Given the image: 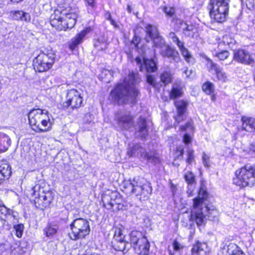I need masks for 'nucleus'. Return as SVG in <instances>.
<instances>
[{
  "instance_id": "obj_1",
  "label": "nucleus",
  "mask_w": 255,
  "mask_h": 255,
  "mask_svg": "<svg viewBox=\"0 0 255 255\" xmlns=\"http://www.w3.org/2000/svg\"><path fill=\"white\" fill-rule=\"evenodd\" d=\"M139 82L138 74L129 72L128 76L125 78L123 83L118 84L111 91L112 99L119 103H134L138 94L135 85Z\"/></svg>"
},
{
  "instance_id": "obj_2",
  "label": "nucleus",
  "mask_w": 255,
  "mask_h": 255,
  "mask_svg": "<svg viewBox=\"0 0 255 255\" xmlns=\"http://www.w3.org/2000/svg\"><path fill=\"white\" fill-rule=\"evenodd\" d=\"M71 0L64 1V5L59 6L50 16L51 25L58 30L66 31L73 28L76 24L78 9L68 5V2Z\"/></svg>"
},
{
  "instance_id": "obj_3",
  "label": "nucleus",
  "mask_w": 255,
  "mask_h": 255,
  "mask_svg": "<svg viewBox=\"0 0 255 255\" xmlns=\"http://www.w3.org/2000/svg\"><path fill=\"white\" fill-rule=\"evenodd\" d=\"M208 194L204 187L201 186L198 192V196L193 199V206L191 211V218L195 220L198 226L205 223L207 219L212 220V215L214 214L216 211L210 209L206 201L208 198Z\"/></svg>"
},
{
  "instance_id": "obj_4",
  "label": "nucleus",
  "mask_w": 255,
  "mask_h": 255,
  "mask_svg": "<svg viewBox=\"0 0 255 255\" xmlns=\"http://www.w3.org/2000/svg\"><path fill=\"white\" fill-rule=\"evenodd\" d=\"M145 40L147 42L153 40L154 52L159 49L160 54L165 57L170 59L173 61L178 63L180 60L179 53L174 49L166 44L164 40L160 36L155 26L147 24L145 27Z\"/></svg>"
},
{
  "instance_id": "obj_5",
  "label": "nucleus",
  "mask_w": 255,
  "mask_h": 255,
  "mask_svg": "<svg viewBox=\"0 0 255 255\" xmlns=\"http://www.w3.org/2000/svg\"><path fill=\"white\" fill-rule=\"evenodd\" d=\"M233 182L240 187L255 186V166L247 164L238 169L235 172Z\"/></svg>"
},
{
  "instance_id": "obj_6",
  "label": "nucleus",
  "mask_w": 255,
  "mask_h": 255,
  "mask_svg": "<svg viewBox=\"0 0 255 255\" xmlns=\"http://www.w3.org/2000/svg\"><path fill=\"white\" fill-rule=\"evenodd\" d=\"M55 54L51 49H44L33 60L35 71L43 72L52 68L55 61Z\"/></svg>"
},
{
  "instance_id": "obj_7",
  "label": "nucleus",
  "mask_w": 255,
  "mask_h": 255,
  "mask_svg": "<svg viewBox=\"0 0 255 255\" xmlns=\"http://www.w3.org/2000/svg\"><path fill=\"white\" fill-rule=\"evenodd\" d=\"M31 191L34 203L37 208L43 210L50 207L54 197L51 191H45L43 187L37 184L32 188Z\"/></svg>"
},
{
  "instance_id": "obj_8",
  "label": "nucleus",
  "mask_w": 255,
  "mask_h": 255,
  "mask_svg": "<svg viewBox=\"0 0 255 255\" xmlns=\"http://www.w3.org/2000/svg\"><path fill=\"white\" fill-rule=\"evenodd\" d=\"M209 8L211 18L217 22H223L228 15L229 0H210Z\"/></svg>"
},
{
  "instance_id": "obj_9",
  "label": "nucleus",
  "mask_w": 255,
  "mask_h": 255,
  "mask_svg": "<svg viewBox=\"0 0 255 255\" xmlns=\"http://www.w3.org/2000/svg\"><path fill=\"white\" fill-rule=\"evenodd\" d=\"M70 227L71 232L69 234V236L73 240L85 238L90 232L89 221L83 218L74 219L70 225Z\"/></svg>"
},
{
  "instance_id": "obj_10",
  "label": "nucleus",
  "mask_w": 255,
  "mask_h": 255,
  "mask_svg": "<svg viewBox=\"0 0 255 255\" xmlns=\"http://www.w3.org/2000/svg\"><path fill=\"white\" fill-rule=\"evenodd\" d=\"M83 94L81 90L72 89L68 90L66 95V101L63 104L64 108L70 107L71 109L80 108L83 103Z\"/></svg>"
},
{
  "instance_id": "obj_11",
  "label": "nucleus",
  "mask_w": 255,
  "mask_h": 255,
  "mask_svg": "<svg viewBox=\"0 0 255 255\" xmlns=\"http://www.w3.org/2000/svg\"><path fill=\"white\" fill-rule=\"evenodd\" d=\"M134 117L129 112L119 111L115 116V121L122 130H128L133 126Z\"/></svg>"
},
{
  "instance_id": "obj_12",
  "label": "nucleus",
  "mask_w": 255,
  "mask_h": 255,
  "mask_svg": "<svg viewBox=\"0 0 255 255\" xmlns=\"http://www.w3.org/2000/svg\"><path fill=\"white\" fill-rule=\"evenodd\" d=\"M104 206L108 209H115L122 210V199L120 195L117 192H113L110 195H105L102 197Z\"/></svg>"
},
{
  "instance_id": "obj_13",
  "label": "nucleus",
  "mask_w": 255,
  "mask_h": 255,
  "mask_svg": "<svg viewBox=\"0 0 255 255\" xmlns=\"http://www.w3.org/2000/svg\"><path fill=\"white\" fill-rule=\"evenodd\" d=\"M54 123L52 115L47 111H45L41 117L36 125L33 128V130L36 132H46L51 130Z\"/></svg>"
},
{
  "instance_id": "obj_14",
  "label": "nucleus",
  "mask_w": 255,
  "mask_h": 255,
  "mask_svg": "<svg viewBox=\"0 0 255 255\" xmlns=\"http://www.w3.org/2000/svg\"><path fill=\"white\" fill-rule=\"evenodd\" d=\"M116 238L119 237V239H117L120 242L130 243L133 247L140 243V240L144 239L145 237L142 235V233L137 231H132L129 234L128 236H124L121 230L116 232L115 233Z\"/></svg>"
},
{
  "instance_id": "obj_15",
  "label": "nucleus",
  "mask_w": 255,
  "mask_h": 255,
  "mask_svg": "<svg viewBox=\"0 0 255 255\" xmlns=\"http://www.w3.org/2000/svg\"><path fill=\"white\" fill-rule=\"evenodd\" d=\"M233 60L245 65H250L254 62L253 55L248 50L241 48L234 50Z\"/></svg>"
},
{
  "instance_id": "obj_16",
  "label": "nucleus",
  "mask_w": 255,
  "mask_h": 255,
  "mask_svg": "<svg viewBox=\"0 0 255 255\" xmlns=\"http://www.w3.org/2000/svg\"><path fill=\"white\" fill-rule=\"evenodd\" d=\"M17 212L7 209L5 206L0 207V227L14 222L17 220Z\"/></svg>"
},
{
  "instance_id": "obj_17",
  "label": "nucleus",
  "mask_w": 255,
  "mask_h": 255,
  "mask_svg": "<svg viewBox=\"0 0 255 255\" xmlns=\"http://www.w3.org/2000/svg\"><path fill=\"white\" fill-rule=\"evenodd\" d=\"M142 59L143 62L140 57H137L135 60L140 71L145 70L148 73H151L156 70V63L153 59L145 58L144 56H142Z\"/></svg>"
},
{
  "instance_id": "obj_18",
  "label": "nucleus",
  "mask_w": 255,
  "mask_h": 255,
  "mask_svg": "<svg viewBox=\"0 0 255 255\" xmlns=\"http://www.w3.org/2000/svg\"><path fill=\"white\" fill-rule=\"evenodd\" d=\"M92 31L91 27H87L80 32L77 33L76 36L71 39L69 47L70 50L73 51L79 44L83 42L86 36Z\"/></svg>"
},
{
  "instance_id": "obj_19",
  "label": "nucleus",
  "mask_w": 255,
  "mask_h": 255,
  "mask_svg": "<svg viewBox=\"0 0 255 255\" xmlns=\"http://www.w3.org/2000/svg\"><path fill=\"white\" fill-rule=\"evenodd\" d=\"M139 180V177H135L132 180L124 181L123 185V191L127 195L134 194L136 195V190H139L140 187L137 186Z\"/></svg>"
},
{
  "instance_id": "obj_20",
  "label": "nucleus",
  "mask_w": 255,
  "mask_h": 255,
  "mask_svg": "<svg viewBox=\"0 0 255 255\" xmlns=\"http://www.w3.org/2000/svg\"><path fill=\"white\" fill-rule=\"evenodd\" d=\"M176 24H179L178 27L182 29L185 35L193 37L197 32V28L193 25H188L186 23L180 19H173Z\"/></svg>"
},
{
  "instance_id": "obj_21",
  "label": "nucleus",
  "mask_w": 255,
  "mask_h": 255,
  "mask_svg": "<svg viewBox=\"0 0 255 255\" xmlns=\"http://www.w3.org/2000/svg\"><path fill=\"white\" fill-rule=\"evenodd\" d=\"M47 110L40 109H33L29 111L28 115L29 125L32 129L36 125L38 121L40 120L41 117Z\"/></svg>"
},
{
  "instance_id": "obj_22",
  "label": "nucleus",
  "mask_w": 255,
  "mask_h": 255,
  "mask_svg": "<svg viewBox=\"0 0 255 255\" xmlns=\"http://www.w3.org/2000/svg\"><path fill=\"white\" fill-rule=\"evenodd\" d=\"M222 255H246L241 249L236 244L230 243L224 247Z\"/></svg>"
},
{
  "instance_id": "obj_23",
  "label": "nucleus",
  "mask_w": 255,
  "mask_h": 255,
  "mask_svg": "<svg viewBox=\"0 0 255 255\" xmlns=\"http://www.w3.org/2000/svg\"><path fill=\"white\" fill-rule=\"evenodd\" d=\"M149 243L145 237L140 240V243L133 247L135 251L138 254L147 255L149 250Z\"/></svg>"
},
{
  "instance_id": "obj_24",
  "label": "nucleus",
  "mask_w": 255,
  "mask_h": 255,
  "mask_svg": "<svg viewBox=\"0 0 255 255\" xmlns=\"http://www.w3.org/2000/svg\"><path fill=\"white\" fill-rule=\"evenodd\" d=\"M175 105L177 110V115L175 117V120L178 124L183 120V116L185 112L187 103L183 100L177 101L175 102Z\"/></svg>"
},
{
  "instance_id": "obj_25",
  "label": "nucleus",
  "mask_w": 255,
  "mask_h": 255,
  "mask_svg": "<svg viewBox=\"0 0 255 255\" xmlns=\"http://www.w3.org/2000/svg\"><path fill=\"white\" fill-rule=\"evenodd\" d=\"M136 133L141 138H145L148 135V129L146 126V119L140 116L137 122V130Z\"/></svg>"
},
{
  "instance_id": "obj_26",
  "label": "nucleus",
  "mask_w": 255,
  "mask_h": 255,
  "mask_svg": "<svg viewBox=\"0 0 255 255\" xmlns=\"http://www.w3.org/2000/svg\"><path fill=\"white\" fill-rule=\"evenodd\" d=\"M11 173V167L4 161H0V185L5 179H8Z\"/></svg>"
},
{
  "instance_id": "obj_27",
  "label": "nucleus",
  "mask_w": 255,
  "mask_h": 255,
  "mask_svg": "<svg viewBox=\"0 0 255 255\" xmlns=\"http://www.w3.org/2000/svg\"><path fill=\"white\" fill-rule=\"evenodd\" d=\"M242 128L247 131L255 130V119L243 117L242 118Z\"/></svg>"
},
{
  "instance_id": "obj_28",
  "label": "nucleus",
  "mask_w": 255,
  "mask_h": 255,
  "mask_svg": "<svg viewBox=\"0 0 255 255\" xmlns=\"http://www.w3.org/2000/svg\"><path fill=\"white\" fill-rule=\"evenodd\" d=\"M11 139L8 135L0 132V153L6 151L11 145Z\"/></svg>"
},
{
  "instance_id": "obj_29",
  "label": "nucleus",
  "mask_w": 255,
  "mask_h": 255,
  "mask_svg": "<svg viewBox=\"0 0 255 255\" xmlns=\"http://www.w3.org/2000/svg\"><path fill=\"white\" fill-rule=\"evenodd\" d=\"M137 186L140 187L139 190H136V196L141 195L144 198H148L152 192V188L148 184H142L140 180H138Z\"/></svg>"
},
{
  "instance_id": "obj_30",
  "label": "nucleus",
  "mask_w": 255,
  "mask_h": 255,
  "mask_svg": "<svg viewBox=\"0 0 255 255\" xmlns=\"http://www.w3.org/2000/svg\"><path fill=\"white\" fill-rule=\"evenodd\" d=\"M182 56L187 63L189 64H193L195 62V58L193 57L188 50L184 46V43L181 44L178 47Z\"/></svg>"
},
{
  "instance_id": "obj_31",
  "label": "nucleus",
  "mask_w": 255,
  "mask_h": 255,
  "mask_svg": "<svg viewBox=\"0 0 255 255\" xmlns=\"http://www.w3.org/2000/svg\"><path fill=\"white\" fill-rule=\"evenodd\" d=\"M183 93L182 86L178 84L174 83L172 86L171 91L169 93V97L171 99H175L180 97Z\"/></svg>"
},
{
  "instance_id": "obj_32",
  "label": "nucleus",
  "mask_w": 255,
  "mask_h": 255,
  "mask_svg": "<svg viewBox=\"0 0 255 255\" xmlns=\"http://www.w3.org/2000/svg\"><path fill=\"white\" fill-rule=\"evenodd\" d=\"M206 247L205 243L197 242L193 245L191 250L192 255H206L204 249Z\"/></svg>"
},
{
  "instance_id": "obj_33",
  "label": "nucleus",
  "mask_w": 255,
  "mask_h": 255,
  "mask_svg": "<svg viewBox=\"0 0 255 255\" xmlns=\"http://www.w3.org/2000/svg\"><path fill=\"white\" fill-rule=\"evenodd\" d=\"M184 247V246L180 242L175 239L173 241L171 246H169L167 249L168 255H174L176 252H180Z\"/></svg>"
},
{
  "instance_id": "obj_34",
  "label": "nucleus",
  "mask_w": 255,
  "mask_h": 255,
  "mask_svg": "<svg viewBox=\"0 0 255 255\" xmlns=\"http://www.w3.org/2000/svg\"><path fill=\"white\" fill-rule=\"evenodd\" d=\"M107 37L101 35L97 39H95L94 45L98 50L105 49L107 46Z\"/></svg>"
},
{
  "instance_id": "obj_35",
  "label": "nucleus",
  "mask_w": 255,
  "mask_h": 255,
  "mask_svg": "<svg viewBox=\"0 0 255 255\" xmlns=\"http://www.w3.org/2000/svg\"><path fill=\"white\" fill-rule=\"evenodd\" d=\"M12 18L16 20H21L25 22H29L30 20L29 14L22 10L13 11L12 12Z\"/></svg>"
},
{
  "instance_id": "obj_36",
  "label": "nucleus",
  "mask_w": 255,
  "mask_h": 255,
  "mask_svg": "<svg viewBox=\"0 0 255 255\" xmlns=\"http://www.w3.org/2000/svg\"><path fill=\"white\" fill-rule=\"evenodd\" d=\"M236 43L235 40L232 38L230 35H226L223 37L221 42L219 43V47L220 49L222 48V45L228 46L229 47H232Z\"/></svg>"
},
{
  "instance_id": "obj_37",
  "label": "nucleus",
  "mask_w": 255,
  "mask_h": 255,
  "mask_svg": "<svg viewBox=\"0 0 255 255\" xmlns=\"http://www.w3.org/2000/svg\"><path fill=\"white\" fill-rule=\"evenodd\" d=\"M160 81L164 85L170 83L172 80V75L170 70H166L163 71L160 75Z\"/></svg>"
},
{
  "instance_id": "obj_38",
  "label": "nucleus",
  "mask_w": 255,
  "mask_h": 255,
  "mask_svg": "<svg viewBox=\"0 0 255 255\" xmlns=\"http://www.w3.org/2000/svg\"><path fill=\"white\" fill-rule=\"evenodd\" d=\"M206 66L209 72L216 73L221 68L220 66L209 59L207 58Z\"/></svg>"
},
{
  "instance_id": "obj_39",
  "label": "nucleus",
  "mask_w": 255,
  "mask_h": 255,
  "mask_svg": "<svg viewBox=\"0 0 255 255\" xmlns=\"http://www.w3.org/2000/svg\"><path fill=\"white\" fill-rule=\"evenodd\" d=\"M214 85L210 82H207L202 86L203 91L208 95H211L214 93Z\"/></svg>"
},
{
  "instance_id": "obj_40",
  "label": "nucleus",
  "mask_w": 255,
  "mask_h": 255,
  "mask_svg": "<svg viewBox=\"0 0 255 255\" xmlns=\"http://www.w3.org/2000/svg\"><path fill=\"white\" fill-rule=\"evenodd\" d=\"M19 251V248L16 245L11 246L9 244V247L4 253V255H18Z\"/></svg>"
},
{
  "instance_id": "obj_41",
  "label": "nucleus",
  "mask_w": 255,
  "mask_h": 255,
  "mask_svg": "<svg viewBox=\"0 0 255 255\" xmlns=\"http://www.w3.org/2000/svg\"><path fill=\"white\" fill-rule=\"evenodd\" d=\"M58 230L56 225H48L44 229V233L47 237H50L55 234Z\"/></svg>"
},
{
  "instance_id": "obj_42",
  "label": "nucleus",
  "mask_w": 255,
  "mask_h": 255,
  "mask_svg": "<svg viewBox=\"0 0 255 255\" xmlns=\"http://www.w3.org/2000/svg\"><path fill=\"white\" fill-rule=\"evenodd\" d=\"M184 178L188 184H196L195 177L191 171L185 172L184 174Z\"/></svg>"
},
{
  "instance_id": "obj_43",
  "label": "nucleus",
  "mask_w": 255,
  "mask_h": 255,
  "mask_svg": "<svg viewBox=\"0 0 255 255\" xmlns=\"http://www.w3.org/2000/svg\"><path fill=\"white\" fill-rule=\"evenodd\" d=\"M86 6L89 13H92L96 8L95 0H85Z\"/></svg>"
},
{
  "instance_id": "obj_44",
  "label": "nucleus",
  "mask_w": 255,
  "mask_h": 255,
  "mask_svg": "<svg viewBox=\"0 0 255 255\" xmlns=\"http://www.w3.org/2000/svg\"><path fill=\"white\" fill-rule=\"evenodd\" d=\"M193 123L192 121L187 122L185 126H182L180 129L182 131H186L187 132L192 133L194 130V128L193 126Z\"/></svg>"
},
{
  "instance_id": "obj_45",
  "label": "nucleus",
  "mask_w": 255,
  "mask_h": 255,
  "mask_svg": "<svg viewBox=\"0 0 255 255\" xmlns=\"http://www.w3.org/2000/svg\"><path fill=\"white\" fill-rule=\"evenodd\" d=\"M14 229L15 231V235L18 238H21L23 234V231L24 229V226L22 224H19L14 225Z\"/></svg>"
},
{
  "instance_id": "obj_46",
  "label": "nucleus",
  "mask_w": 255,
  "mask_h": 255,
  "mask_svg": "<svg viewBox=\"0 0 255 255\" xmlns=\"http://www.w3.org/2000/svg\"><path fill=\"white\" fill-rule=\"evenodd\" d=\"M230 55V53L227 50H222L221 51L216 52L215 56L218 57L220 60H224Z\"/></svg>"
},
{
  "instance_id": "obj_47",
  "label": "nucleus",
  "mask_w": 255,
  "mask_h": 255,
  "mask_svg": "<svg viewBox=\"0 0 255 255\" xmlns=\"http://www.w3.org/2000/svg\"><path fill=\"white\" fill-rule=\"evenodd\" d=\"M217 78L218 80L221 81L223 82H225L227 80V77L226 75V73L222 71L221 68L219 69L216 73Z\"/></svg>"
},
{
  "instance_id": "obj_48",
  "label": "nucleus",
  "mask_w": 255,
  "mask_h": 255,
  "mask_svg": "<svg viewBox=\"0 0 255 255\" xmlns=\"http://www.w3.org/2000/svg\"><path fill=\"white\" fill-rule=\"evenodd\" d=\"M194 160V151L193 149H189L187 151V158L186 162L188 164L190 165L192 163Z\"/></svg>"
},
{
  "instance_id": "obj_49",
  "label": "nucleus",
  "mask_w": 255,
  "mask_h": 255,
  "mask_svg": "<svg viewBox=\"0 0 255 255\" xmlns=\"http://www.w3.org/2000/svg\"><path fill=\"white\" fill-rule=\"evenodd\" d=\"M169 37L172 40L173 42L175 43L177 45L178 47L179 46V45H180L181 44L183 43V42L179 40V38L174 32H170L169 34Z\"/></svg>"
},
{
  "instance_id": "obj_50",
  "label": "nucleus",
  "mask_w": 255,
  "mask_h": 255,
  "mask_svg": "<svg viewBox=\"0 0 255 255\" xmlns=\"http://www.w3.org/2000/svg\"><path fill=\"white\" fill-rule=\"evenodd\" d=\"M164 11L167 15L172 17L175 13V8L172 7L166 6L164 8Z\"/></svg>"
},
{
  "instance_id": "obj_51",
  "label": "nucleus",
  "mask_w": 255,
  "mask_h": 255,
  "mask_svg": "<svg viewBox=\"0 0 255 255\" xmlns=\"http://www.w3.org/2000/svg\"><path fill=\"white\" fill-rule=\"evenodd\" d=\"M139 153H140L141 156H142V154L144 153V149L139 145H136L133 148L132 154H138Z\"/></svg>"
},
{
  "instance_id": "obj_52",
  "label": "nucleus",
  "mask_w": 255,
  "mask_h": 255,
  "mask_svg": "<svg viewBox=\"0 0 255 255\" xmlns=\"http://www.w3.org/2000/svg\"><path fill=\"white\" fill-rule=\"evenodd\" d=\"M196 184H188V189L187 190V193L189 196H192L193 193L195 190Z\"/></svg>"
},
{
  "instance_id": "obj_53",
  "label": "nucleus",
  "mask_w": 255,
  "mask_h": 255,
  "mask_svg": "<svg viewBox=\"0 0 255 255\" xmlns=\"http://www.w3.org/2000/svg\"><path fill=\"white\" fill-rule=\"evenodd\" d=\"M146 82L153 87L155 86L156 82L154 77L151 75H148L146 76Z\"/></svg>"
},
{
  "instance_id": "obj_54",
  "label": "nucleus",
  "mask_w": 255,
  "mask_h": 255,
  "mask_svg": "<svg viewBox=\"0 0 255 255\" xmlns=\"http://www.w3.org/2000/svg\"><path fill=\"white\" fill-rule=\"evenodd\" d=\"M202 160L203 163L205 167L209 166V157L205 153H203Z\"/></svg>"
},
{
  "instance_id": "obj_55",
  "label": "nucleus",
  "mask_w": 255,
  "mask_h": 255,
  "mask_svg": "<svg viewBox=\"0 0 255 255\" xmlns=\"http://www.w3.org/2000/svg\"><path fill=\"white\" fill-rule=\"evenodd\" d=\"M183 142L185 144H188L191 141V137L189 135L188 133H186L183 136Z\"/></svg>"
},
{
  "instance_id": "obj_56",
  "label": "nucleus",
  "mask_w": 255,
  "mask_h": 255,
  "mask_svg": "<svg viewBox=\"0 0 255 255\" xmlns=\"http://www.w3.org/2000/svg\"><path fill=\"white\" fill-rule=\"evenodd\" d=\"M8 247H9L8 244H4L2 245H0V253L1 255H4V253L5 252L6 249Z\"/></svg>"
},
{
  "instance_id": "obj_57",
  "label": "nucleus",
  "mask_w": 255,
  "mask_h": 255,
  "mask_svg": "<svg viewBox=\"0 0 255 255\" xmlns=\"http://www.w3.org/2000/svg\"><path fill=\"white\" fill-rule=\"evenodd\" d=\"M247 5L248 7L252 8L255 5V0H246Z\"/></svg>"
},
{
  "instance_id": "obj_58",
  "label": "nucleus",
  "mask_w": 255,
  "mask_h": 255,
  "mask_svg": "<svg viewBox=\"0 0 255 255\" xmlns=\"http://www.w3.org/2000/svg\"><path fill=\"white\" fill-rule=\"evenodd\" d=\"M140 40V38L137 36H134L132 40V43L135 45V47H137L139 42Z\"/></svg>"
},
{
  "instance_id": "obj_59",
  "label": "nucleus",
  "mask_w": 255,
  "mask_h": 255,
  "mask_svg": "<svg viewBox=\"0 0 255 255\" xmlns=\"http://www.w3.org/2000/svg\"><path fill=\"white\" fill-rule=\"evenodd\" d=\"M111 75V72L109 70H107L105 69L102 71L101 77L102 78H104V76H106V75Z\"/></svg>"
},
{
  "instance_id": "obj_60",
  "label": "nucleus",
  "mask_w": 255,
  "mask_h": 255,
  "mask_svg": "<svg viewBox=\"0 0 255 255\" xmlns=\"http://www.w3.org/2000/svg\"><path fill=\"white\" fill-rule=\"evenodd\" d=\"M105 17L108 20H110L111 19H112L111 14L110 12L109 11L106 12V13L105 14Z\"/></svg>"
},
{
  "instance_id": "obj_61",
  "label": "nucleus",
  "mask_w": 255,
  "mask_h": 255,
  "mask_svg": "<svg viewBox=\"0 0 255 255\" xmlns=\"http://www.w3.org/2000/svg\"><path fill=\"white\" fill-rule=\"evenodd\" d=\"M110 22V23L113 25L115 27L117 28L119 27L118 24L117 23V22L113 19H111L110 20H109Z\"/></svg>"
},
{
  "instance_id": "obj_62",
  "label": "nucleus",
  "mask_w": 255,
  "mask_h": 255,
  "mask_svg": "<svg viewBox=\"0 0 255 255\" xmlns=\"http://www.w3.org/2000/svg\"><path fill=\"white\" fill-rule=\"evenodd\" d=\"M192 73V71L191 70L188 71V70H186L184 71V73L186 75L187 77H189Z\"/></svg>"
},
{
  "instance_id": "obj_63",
  "label": "nucleus",
  "mask_w": 255,
  "mask_h": 255,
  "mask_svg": "<svg viewBox=\"0 0 255 255\" xmlns=\"http://www.w3.org/2000/svg\"><path fill=\"white\" fill-rule=\"evenodd\" d=\"M177 151H179L180 155H181V156L183 155V152H184V149L183 148L179 147L178 148H177Z\"/></svg>"
},
{
  "instance_id": "obj_64",
  "label": "nucleus",
  "mask_w": 255,
  "mask_h": 255,
  "mask_svg": "<svg viewBox=\"0 0 255 255\" xmlns=\"http://www.w3.org/2000/svg\"><path fill=\"white\" fill-rule=\"evenodd\" d=\"M211 95V99L212 101L214 102L215 100H216V96L215 95L213 94L210 95Z\"/></svg>"
}]
</instances>
